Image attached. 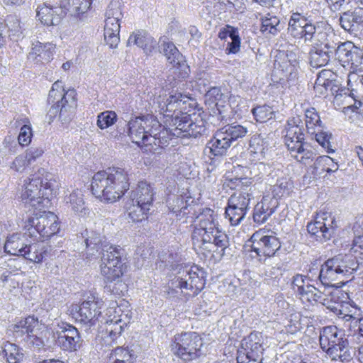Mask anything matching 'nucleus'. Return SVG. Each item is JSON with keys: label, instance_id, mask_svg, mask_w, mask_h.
<instances>
[{"label": "nucleus", "instance_id": "1", "mask_svg": "<svg viewBox=\"0 0 363 363\" xmlns=\"http://www.w3.org/2000/svg\"><path fill=\"white\" fill-rule=\"evenodd\" d=\"M193 101L181 93L170 94L165 101H157L160 111L166 117L167 128H164L154 116H142L128 123V136L144 152L161 154L171 135L196 138L206 134V123L203 118L195 113H187V106H191Z\"/></svg>", "mask_w": 363, "mask_h": 363}, {"label": "nucleus", "instance_id": "2", "mask_svg": "<svg viewBox=\"0 0 363 363\" xmlns=\"http://www.w3.org/2000/svg\"><path fill=\"white\" fill-rule=\"evenodd\" d=\"M218 215L212 209L203 208L196 216L192 233L194 245H198L209 251H218L224 255L229 245L228 235L219 230Z\"/></svg>", "mask_w": 363, "mask_h": 363}, {"label": "nucleus", "instance_id": "3", "mask_svg": "<svg viewBox=\"0 0 363 363\" xmlns=\"http://www.w3.org/2000/svg\"><path fill=\"white\" fill-rule=\"evenodd\" d=\"M91 188L96 198L113 203L130 188L128 172L123 168L116 167L99 171L92 177Z\"/></svg>", "mask_w": 363, "mask_h": 363}, {"label": "nucleus", "instance_id": "4", "mask_svg": "<svg viewBox=\"0 0 363 363\" xmlns=\"http://www.w3.org/2000/svg\"><path fill=\"white\" fill-rule=\"evenodd\" d=\"M349 299L347 294H344L336 288L324 285L319 286V303L322 309L328 310L346 321L359 323L360 308L354 303L343 300Z\"/></svg>", "mask_w": 363, "mask_h": 363}, {"label": "nucleus", "instance_id": "5", "mask_svg": "<svg viewBox=\"0 0 363 363\" xmlns=\"http://www.w3.org/2000/svg\"><path fill=\"white\" fill-rule=\"evenodd\" d=\"M206 284V272L197 266L184 267L179 269L168 283L167 294L169 297H177L180 294L190 296H197Z\"/></svg>", "mask_w": 363, "mask_h": 363}, {"label": "nucleus", "instance_id": "6", "mask_svg": "<svg viewBox=\"0 0 363 363\" xmlns=\"http://www.w3.org/2000/svg\"><path fill=\"white\" fill-rule=\"evenodd\" d=\"M358 267L359 262L352 255L348 252L338 254L321 265L319 272V286L333 287L332 281L337 279L338 275L348 278L358 269Z\"/></svg>", "mask_w": 363, "mask_h": 363}, {"label": "nucleus", "instance_id": "7", "mask_svg": "<svg viewBox=\"0 0 363 363\" xmlns=\"http://www.w3.org/2000/svg\"><path fill=\"white\" fill-rule=\"evenodd\" d=\"M319 345L322 350V361L330 359L333 363H343L350 359V355L347 352V341L340 335L336 326L330 325L323 328L319 331Z\"/></svg>", "mask_w": 363, "mask_h": 363}, {"label": "nucleus", "instance_id": "8", "mask_svg": "<svg viewBox=\"0 0 363 363\" xmlns=\"http://www.w3.org/2000/svg\"><path fill=\"white\" fill-rule=\"evenodd\" d=\"M34 316L21 320L13 326L16 337H23L26 343L35 350L44 349L49 340V332Z\"/></svg>", "mask_w": 363, "mask_h": 363}, {"label": "nucleus", "instance_id": "9", "mask_svg": "<svg viewBox=\"0 0 363 363\" xmlns=\"http://www.w3.org/2000/svg\"><path fill=\"white\" fill-rule=\"evenodd\" d=\"M248 130L239 124H228L218 129L207 144L209 152L215 156L225 155L231 146H235L236 142L243 138Z\"/></svg>", "mask_w": 363, "mask_h": 363}, {"label": "nucleus", "instance_id": "10", "mask_svg": "<svg viewBox=\"0 0 363 363\" xmlns=\"http://www.w3.org/2000/svg\"><path fill=\"white\" fill-rule=\"evenodd\" d=\"M52 195L51 185L48 182L43 183V179L32 175L25 181L24 189L21 192V201L35 208L41 209L49 203V196Z\"/></svg>", "mask_w": 363, "mask_h": 363}, {"label": "nucleus", "instance_id": "11", "mask_svg": "<svg viewBox=\"0 0 363 363\" xmlns=\"http://www.w3.org/2000/svg\"><path fill=\"white\" fill-rule=\"evenodd\" d=\"M203 340L196 333H183L174 337L172 352L184 361H191L201 355Z\"/></svg>", "mask_w": 363, "mask_h": 363}, {"label": "nucleus", "instance_id": "12", "mask_svg": "<svg viewBox=\"0 0 363 363\" xmlns=\"http://www.w3.org/2000/svg\"><path fill=\"white\" fill-rule=\"evenodd\" d=\"M103 301L94 294L84 296L80 305L73 306L71 313L75 320L87 325L89 328L95 326L101 317Z\"/></svg>", "mask_w": 363, "mask_h": 363}, {"label": "nucleus", "instance_id": "13", "mask_svg": "<svg viewBox=\"0 0 363 363\" xmlns=\"http://www.w3.org/2000/svg\"><path fill=\"white\" fill-rule=\"evenodd\" d=\"M48 103L52 104L49 110L51 116L59 114L62 121H69L77 107L76 91L68 89L66 92L50 90L48 95Z\"/></svg>", "mask_w": 363, "mask_h": 363}, {"label": "nucleus", "instance_id": "14", "mask_svg": "<svg viewBox=\"0 0 363 363\" xmlns=\"http://www.w3.org/2000/svg\"><path fill=\"white\" fill-rule=\"evenodd\" d=\"M249 241L251 242V252L256 253L259 261L274 256L281 246L279 239L269 230L256 231Z\"/></svg>", "mask_w": 363, "mask_h": 363}, {"label": "nucleus", "instance_id": "15", "mask_svg": "<svg viewBox=\"0 0 363 363\" xmlns=\"http://www.w3.org/2000/svg\"><path fill=\"white\" fill-rule=\"evenodd\" d=\"M285 131L284 142L291 156L298 161L302 160L304 156H301L299 159L298 155L304 153L306 150L303 144V132L301 119L298 117L289 119Z\"/></svg>", "mask_w": 363, "mask_h": 363}, {"label": "nucleus", "instance_id": "16", "mask_svg": "<svg viewBox=\"0 0 363 363\" xmlns=\"http://www.w3.org/2000/svg\"><path fill=\"white\" fill-rule=\"evenodd\" d=\"M26 227L29 235H33L36 231L42 238H48L57 233L60 229L57 217L52 212H43L38 216L30 218Z\"/></svg>", "mask_w": 363, "mask_h": 363}, {"label": "nucleus", "instance_id": "17", "mask_svg": "<svg viewBox=\"0 0 363 363\" xmlns=\"http://www.w3.org/2000/svg\"><path fill=\"white\" fill-rule=\"evenodd\" d=\"M335 39L330 25L319 21V67L327 65L333 56L337 45Z\"/></svg>", "mask_w": 363, "mask_h": 363}, {"label": "nucleus", "instance_id": "18", "mask_svg": "<svg viewBox=\"0 0 363 363\" xmlns=\"http://www.w3.org/2000/svg\"><path fill=\"white\" fill-rule=\"evenodd\" d=\"M56 333L57 343L64 351L75 352L81 347L82 340L78 330L73 325L61 323L57 325Z\"/></svg>", "mask_w": 363, "mask_h": 363}, {"label": "nucleus", "instance_id": "19", "mask_svg": "<svg viewBox=\"0 0 363 363\" xmlns=\"http://www.w3.org/2000/svg\"><path fill=\"white\" fill-rule=\"evenodd\" d=\"M36 12L37 17L43 24L51 26L60 24L69 11L61 5V0H57L55 5L45 3L43 6H39Z\"/></svg>", "mask_w": 363, "mask_h": 363}, {"label": "nucleus", "instance_id": "20", "mask_svg": "<svg viewBox=\"0 0 363 363\" xmlns=\"http://www.w3.org/2000/svg\"><path fill=\"white\" fill-rule=\"evenodd\" d=\"M279 205V203L275 198L264 196L262 201L255 206L254 221L258 224L264 223L275 212Z\"/></svg>", "mask_w": 363, "mask_h": 363}, {"label": "nucleus", "instance_id": "21", "mask_svg": "<svg viewBox=\"0 0 363 363\" xmlns=\"http://www.w3.org/2000/svg\"><path fill=\"white\" fill-rule=\"evenodd\" d=\"M340 24L346 31L356 34L362 30L363 23V8L359 7L354 11L343 12L340 16Z\"/></svg>", "mask_w": 363, "mask_h": 363}, {"label": "nucleus", "instance_id": "22", "mask_svg": "<svg viewBox=\"0 0 363 363\" xmlns=\"http://www.w3.org/2000/svg\"><path fill=\"white\" fill-rule=\"evenodd\" d=\"M55 49V45L52 43H42L38 41L33 43L28 58L36 63H47L52 59Z\"/></svg>", "mask_w": 363, "mask_h": 363}, {"label": "nucleus", "instance_id": "23", "mask_svg": "<svg viewBox=\"0 0 363 363\" xmlns=\"http://www.w3.org/2000/svg\"><path fill=\"white\" fill-rule=\"evenodd\" d=\"M122 260L108 261V257L101 259V274L107 281H115L120 279L123 274Z\"/></svg>", "mask_w": 363, "mask_h": 363}, {"label": "nucleus", "instance_id": "24", "mask_svg": "<svg viewBox=\"0 0 363 363\" xmlns=\"http://www.w3.org/2000/svg\"><path fill=\"white\" fill-rule=\"evenodd\" d=\"M334 81L335 74L330 69H323L319 72V93L324 98L332 97L337 92L339 89Z\"/></svg>", "mask_w": 363, "mask_h": 363}, {"label": "nucleus", "instance_id": "25", "mask_svg": "<svg viewBox=\"0 0 363 363\" xmlns=\"http://www.w3.org/2000/svg\"><path fill=\"white\" fill-rule=\"evenodd\" d=\"M263 338L261 333L252 332L242 340V352L247 355L259 357L264 350Z\"/></svg>", "mask_w": 363, "mask_h": 363}, {"label": "nucleus", "instance_id": "26", "mask_svg": "<svg viewBox=\"0 0 363 363\" xmlns=\"http://www.w3.org/2000/svg\"><path fill=\"white\" fill-rule=\"evenodd\" d=\"M130 200L140 205L152 206L153 192L150 185L146 182H140L135 189L131 191Z\"/></svg>", "mask_w": 363, "mask_h": 363}, {"label": "nucleus", "instance_id": "27", "mask_svg": "<svg viewBox=\"0 0 363 363\" xmlns=\"http://www.w3.org/2000/svg\"><path fill=\"white\" fill-rule=\"evenodd\" d=\"M120 21L113 19L105 20L104 40L111 48H116L120 42Z\"/></svg>", "mask_w": 363, "mask_h": 363}, {"label": "nucleus", "instance_id": "28", "mask_svg": "<svg viewBox=\"0 0 363 363\" xmlns=\"http://www.w3.org/2000/svg\"><path fill=\"white\" fill-rule=\"evenodd\" d=\"M27 245L18 234H13L7 238L4 244V252L13 256H22L25 255Z\"/></svg>", "mask_w": 363, "mask_h": 363}, {"label": "nucleus", "instance_id": "29", "mask_svg": "<svg viewBox=\"0 0 363 363\" xmlns=\"http://www.w3.org/2000/svg\"><path fill=\"white\" fill-rule=\"evenodd\" d=\"M153 42V38L145 30H140L130 34L127 45H135L144 50H150Z\"/></svg>", "mask_w": 363, "mask_h": 363}, {"label": "nucleus", "instance_id": "30", "mask_svg": "<svg viewBox=\"0 0 363 363\" xmlns=\"http://www.w3.org/2000/svg\"><path fill=\"white\" fill-rule=\"evenodd\" d=\"M25 251V255L22 257L28 260L39 263L47 256L48 247L40 243H34L32 245H27Z\"/></svg>", "mask_w": 363, "mask_h": 363}, {"label": "nucleus", "instance_id": "31", "mask_svg": "<svg viewBox=\"0 0 363 363\" xmlns=\"http://www.w3.org/2000/svg\"><path fill=\"white\" fill-rule=\"evenodd\" d=\"M249 150L253 160H262L265 157L267 143L260 135H255L251 138Z\"/></svg>", "mask_w": 363, "mask_h": 363}, {"label": "nucleus", "instance_id": "32", "mask_svg": "<svg viewBox=\"0 0 363 363\" xmlns=\"http://www.w3.org/2000/svg\"><path fill=\"white\" fill-rule=\"evenodd\" d=\"M136 355L133 350L117 347L111 353L107 363H135Z\"/></svg>", "mask_w": 363, "mask_h": 363}, {"label": "nucleus", "instance_id": "33", "mask_svg": "<svg viewBox=\"0 0 363 363\" xmlns=\"http://www.w3.org/2000/svg\"><path fill=\"white\" fill-rule=\"evenodd\" d=\"M92 0H61V5L69 11L72 16H79L88 11Z\"/></svg>", "mask_w": 363, "mask_h": 363}, {"label": "nucleus", "instance_id": "34", "mask_svg": "<svg viewBox=\"0 0 363 363\" xmlns=\"http://www.w3.org/2000/svg\"><path fill=\"white\" fill-rule=\"evenodd\" d=\"M105 323L107 325L106 332L108 333L110 338L115 341L119 337L123 331V328L127 323L122 319L121 315L118 318L114 316L113 318L110 320H105Z\"/></svg>", "mask_w": 363, "mask_h": 363}, {"label": "nucleus", "instance_id": "35", "mask_svg": "<svg viewBox=\"0 0 363 363\" xmlns=\"http://www.w3.org/2000/svg\"><path fill=\"white\" fill-rule=\"evenodd\" d=\"M282 29L278 17L268 13L262 18L261 31L276 35Z\"/></svg>", "mask_w": 363, "mask_h": 363}, {"label": "nucleus", "instance_id": "36", "mask_svg": "<svg viewBox=\"0 0 363 363\" xmlns=\"http://www.w3.org/2000/svg\"><path fill=\"white\" fill-rule=\"evenodd\" d=\"M67 203H69L72 210L77 213H86V206L82 190L75 189L67 198Z\"/></svg>", "mask_w": 363, "mask_h": 363}, {"label": "nucleus", "instance_id": "37", "mask_svg": "<svg viewBox=\"0 0 363 363\" xmlns=\"http://www.w3.org/2000/svg\"><path fill=\"white\" fill-rule=\"evenodd\" d=\"M128 205L127 211L133 222H140L146 218L150 206L140 205L137 202H131Z\"/></svg>", "mask_w": 363, "mask_h": 363}, {"label": "nucleus", "instance_id": "38", "mask_svg": "<svg viewBox=\"0 0 363 363\" xmlns=\"http://www.w3.org/2000/svg\"><path fill=\"white\" fill-rule=\"evenodd\" d=\"M103 238L104 237L99 233L96 232L91 233L85 240L86 254L88 255H95V253L98 252L99 249H102L104 245L108 244V242L103 241Z\"/></svg>", "mask_w": 363, "mask_h": 363}, {"label": "nucleus", "instance_id": "39", "mask_svg": "<svg viewBox=\"0 0 363 363\" xmlns=\"http://www.w3.org/2000/svg\"><path fill=\"white\" fill-rule=\"evenodd\" d=\"M306 20L299 13H293L289 22V33L296 38H303V30Z\"/></svg>", "mask_w": 363, "mask_h": 363}, {"label": "nucleus", "instance_id": "40", "mask_svg": "<svg viewBox=\"0 0 363 363\" xmlns=\"http://www.w3.org/2000/svg\"><path fill=\"white\" fill-rule=\"evenodd\" d=\"M306 127L307 133L312 140L318 142V133L316 126L318 124V113L315 108H311L306 111Z\"/></svg>", "mask_w": 363, "mask_h": 363}, {"label": "nucleus", "instance_id": "41", "mask_svg": "<svg viewBox=\"0 0 363 363\" xmlns=\"http://www.w3.org/2000/svg\"><path fill=\"white\" fill-rule=\"evenodd\" d=\"M161 46L163 54L170 64H179L181 54L172 42L163 40Z\"/></svg>", "mask_w": 363, "mask_h": 363}, {"label": "nucleus", "instance_id": "42", "mask_svg": "<svg viewBox=\"0 0 363 363\" xmlns=\"http://www.w3.org/2000/svg\"><path fill=\"white\" fill-rule=\"evenodd\" d=\"M328 216L330 217V220L328 219V213H323L322 214V219L323 222L319 227V231L322 233L321 241L325 242L330 240L335 233V218L331 217L330 214H329Z\"/></svg>", "mask_w": 363, "mask_h": 363}, {"label": "nucleus", "instance_id": "43", "mask_svg": "<svg viewBox=\"0 0 363 363\" xmlns=\"http://www.w3.org/2000/svg\"><path fill=\"white\" fill-rule=\"evenodd\" d=\"M9 32V37L13 41H18L23 37V30L20 21L16 16H9L7 18V23L5 24Z\"/></svg>", "mask_w": 363, "mask_h": 363}, {"label": "nucleus", "instance_id": "44", "mask_svg": "<svg viewBox=\"0 0 363 363\" xmlns=\"http://www.w3.org/2000/svg\"><path fill=\"white\" fill-rule=\"evenodd\" d=\"M251 195L249 193L234 194L228 199V204L234 206L237 210L241 208L247 211Z\"/></svg>", "mask_w": 363, "mask_h": 363}, {"label": "nucleus", "instance_id": "45", "mask_svg": "<svg viewBox=\"0 0 363 363\" xmlns=\"http://www.w3.org/2000/svg\"><path fill=\"white\" fill-rule=\"evenodd\" d=\"M124 252V249L120 246H115L108 243L103 245L101 259H104V257H108V261L113 260V262H116V260H122Z\"/></svg>", "mask_w": 363, "mask_h": 363}, {"label": "nucleus", "instance_id": "46", "mask_svg": "<svg viewBox=\"0 0 363 363\" xmlns=\"http://www.w3.org/2000/svg\"><path fill=\"white\" fill-rule=\"evenodd\" d=\"M4 352L9 363H19L23 360V354L15 344L7 342L4 346Z\"/></svg>", "mask_w": 363, "mask_h": 363}, {"label": "nucleus", "instance_id": "47", "mask_svg": "<svg viewBox=\"0 0 363 363\" xmlns=\"http://www.w3.org/2000/svg\"><path fill=\"white\" fill-rule=\"evenodd\" d=\"M342 250L344 252H348L356 258L359 255H363V235H355L352 243L342 245Z\"/></svg>", "mask_w": 363, "mask_h": 363}, {"label": "nucleus", "instance_id": "48", "mask_svg": "<svg viewBox=\"0 0 363 363\" xmlns=\"http://www.w3.org/2000/svg\"><path fill=\"white\" fill-rule=\"evenodd\" d=\"M291 184L286 179H278L276 184L272 186V198H275L279 201V199L283 196L289 195Z\"/></svg>", "mask_w": 363, "mask_h": 363}, {"label": "nucleus", "instance_id": "49", "mask_svg": "<svg viewBox=\"0 0 363 363\" xmlns=\"http://www.w3.org/2000/svg\"><path fill=\"white\" fill-rule=\"evenodd\" d=\"M117 121V114L113 111H106L97 116V126L100 129H106L113 125Z\"/></svg>", "mask_w": 363, "mask_h": 363}, {"label": "nucleus", "instance_id": "50", "mask_svg": "<svg viewBox=\"0 0 363 363\" xmlns=\"http://www.w3.org/2000/svg\"><path fill=\"white\" fill-rule=\"evenodd\" d=\"M333 140V135L331 133L323 130H319V145L328 154L335 152Z\"/></svg>", "mask_w": 363, "mask_h": 363}, {"label": "nucleus", "instance_id": "51", "mask_svg": "<svg viewBox=\"0 0 363 363\" xmlns=\"http://www.w3.org/2000/svg\"><path fill=\"white\" fill-rule=\"evenodd\" d=\"M247 211L238 208V210L230 205L225 208V216L228 218L232 225H238L245 218Z\"/></svg>", "mask_w": 363, "mask_h": 363}, {"label": "nucleus", "instance_id": "52", "mask_svg": "<svg viewBox=\"0 0 363 363\" xmlns=\"http://www.w3.org/2000/svg\"><path fill=\"white\" fill-rule=\"evenodd\" d=\"M255 120L259 123H264L273 117L274 111L272 107L264 105L259 106L252 110Z\"/></svg>", "mask_w": 363, "mask_h": 363}, {"label": "nucleus", "instance_id": "53", "mask_svg": "<svg viewBox=\"0 0 363 363\" xmlns=\"http://www.w3.org/2000/svg\"><path fill=\"white\" fill-rule=\"evenodd\" d=\"M187 201L182 196H177L172 201V203L169 202V208L177 215L180 216L182 213L183 215L186 214V210H188Z\"/></svg>", "mask_w": 363, "mask_h": 363}, {"label": "nucleus", "instance_id": "54", "mask_svg": "<svg viewBox=\"0 0 363 363\" xmlns=\"http://www.w3.org/2000/svg\"><path fill=\"white\" fill-rule=\"evenodd\" d=\"M123 16L121 3L118 1H111L105 13V20L121 21Z\"/></svg>", "mask_w": 363, "mask_h": 363}, {"label": "nucleus", "instance_id": "55", "mask_svg": "<svg viewBox=\"0 0 363 363\" xmlns=\"http://www.w3.org/2000/svg\"><path fill=\"white\" fill-rule=\"evenodd\" d=\"M353 45L354 44L352 42L347 41L340 45L337 48L335 47L334 54H335L339 61L343 63L347 62L349 56L352 51Z\"/></svg>", "mask_w": 363, "mask_h": 363}, {"label": "nucleus", "instance_id": "56", "mask_svg": "<svg viewBox=\"0 0 363 363\" xmlns=\"http://www.w3.org/2000/svg\"><path fill=\"white\" fill-rule=\"evenodd\" d=\"M317 289L311 284H307L306 287L301 288L300 294L302 298L308 301L311 304L315 305L318 303Z\"/></svg>", "mask_w": 363, "mask_h": 363}, {"label": "nucleus", "instance_id": "57", "mask_svg": "<svg viewBox=\"0 0 363 363\" xmlns=\"http://www.w3.org/2000/svg\"><path fill=\"white\" fill-rule=\"evenodd\" d=\"M231 41L228 43V47L225 49L227 54H236L240 50V38L238 30L233 31L231 33Z\"/></svg>", "mask_w": 363, "mask_h": 363}, {"label": "nucleus", "instance_id": "58", "mask_svg": "<svg viewBox=\"0 0 363 363\" xmlns=\"http://www.w3.org/2000/svg\"><path fill=\"white\" fill-rule=\"evenodd\" d=\"M32 129L29 125H23L18 137V143L21 146L28 145L31 141Z\"/></svg>", "mask_w": 363, "mask_h": 363}, {"label": "nucleus", "instance_id": "59", "mask_svg": "<svg viewBox=\"0 0 363 363\" xmlns=\"http://www.w3.org/2000/svg\"><path fill=\"white\" fill-rule=\"evenodd\" d=\"M30 165L25 156V155H20L17 156L10 165V168L17 172H23L26 168Z\"/></svg>", "mask_w": 363, "mask_h": 363}, {"label": "nucleus", "instance_id": "60", "mask_svg": "<svg viewBox=\"0 0 363 363\" xmlns=\"http://www.w3.org/2000/svg\"><path fill=\"white\" fill-rule=\"evenodd\" d=\"M206 97L213 103H215L217 107L219 106V102H221L225 98L218 87L210 89L206 93Z\"/></svg>", "mask_w": 363, "mask_h": 363}, {"label": "nucleus", "instance_id": "61", "mask_svg": "<svg viewBox=\"0 0 363 363\" xmlns=\"http://www.w3.org/2000/svg\"><path fill=\"white\" fill-rule=\"evenodd\" d=\"M362 60L363 50L354 45L351 55L349 56L348 60L346 63H350L352 65L358 66L362 64Z\"/></svg>", "mask_w": 363, "mask_h": 363}, {"label": "nucleus", "instance_id": "62", "mask_svg": "<svg viewBox=\"0 0 363 363\" xmlns=\"http://www.w3.org/2000/svg\"><path fill=\"white\" fill-rule=\"evenodd\" d=\"M43 152L44 150L41 147H30L26 151L25 156L26 157L28 163L31 165L43 155Z\"/></svg>", "mask_w": 363, "mask_h": 363}, {"label": "nucleus", "instance_id": "63", "mask_svg": "<svg viewBox=\"0 0 363 363\" xmlns=\"http://www.w3.org/2000/svg\"><path fill=\"white\" fill-rule=\"evenodd\" d=\"M313 218V220L308 223L306 225V229L309 236L314 240H317L318 221L316 220V219L318 218V211L314 212Z\"/></svg>", "mask_w": 363, "mask_h": 363}, {"label": "nucleus", "instance_id": "64", "mask_svg": "<svg viewBox=\"0 0 363 363\" xmlns=\"http://www.w3.org/2000/svg\"><path fill=\"white\" fill-rule=\"evenodd\" d=\"M259 357L247 355L242 351H238L237 363H258Z\"/></svg>", "mask_w": 363, "mask_h": 363}]
</instances>
